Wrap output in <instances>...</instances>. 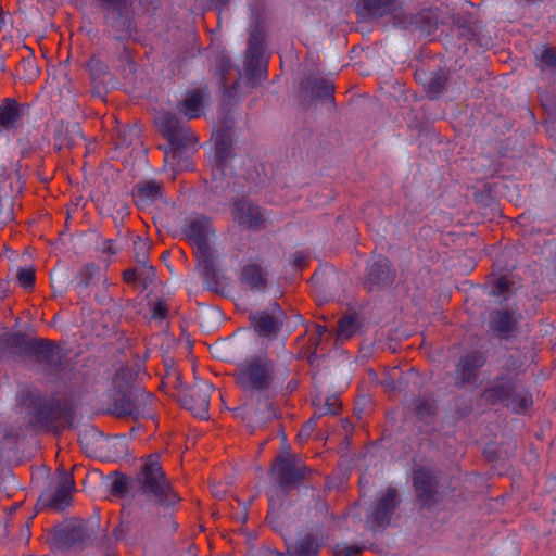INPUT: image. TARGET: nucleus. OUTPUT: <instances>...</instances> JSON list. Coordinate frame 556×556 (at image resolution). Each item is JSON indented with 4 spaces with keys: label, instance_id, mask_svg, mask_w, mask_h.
Wrapping results in <instances>:
<instances>
[{
    "label": "nucleus",
    "instance_id": "f257e3e1",
    "mask_svg": "<svg viewBox=\"0 0 556 556\" xmlns=\"http://www.w3.org/2000/svg\"><path fill=\"white\" fill-rule=\"evenodd\" d=\"M0 351L31 359L48 376H58L65 367L60 346L49 339L28 338L23 332H8L0 337Z\"/></svg>",
    "mask_w": 556,
    "mask_h": 556
},
{
    "label": "nucleus",
    "instance_id": "f03ea898",
    "mask_svg": "<svg viewBox=\"0 0 556 556\" xmlns=\"http://www.w3.org/2000/svg\"><path fill=\"white\" fill-rule=\"evenodd\" d=\"M400 0H359L356 4L357 15L363 18H380L393 14V24L404 30L428 37L434 34L439 16L432 9H422L416 13L399 12Z\"/></svg>",
    "mask_w": 556,
    "mask_h": 556
},
{
    "label": "nucleus",
    "instance_id": "7ed1b4c3",
    "mask_svg": "<svg viewBox=\"0 0 556 556\" xmlns=\"http://www.w3.org/2000/svg\"><path fill=\"white\" fill-rule=\"evenodd\" d=\"M211 232V219L204 215L189 218L184 229L186 239L193 248V254L198 261V267L201 269L206 289L217 294H224V287L216 268L215 251L208 242Z\"/></svg>",
    "mask_w": 556,
    "mask_h": 556
},
{
    "label": "nucleus",
    "instance_id": "20e7f679",
    "mask_svg": "<svg viewBox=\"0 0 556 556\" xmlns=\"http://www.w3.org/2000/svg\"><path fill=\"white\" fill-rule=\"evenodd\" d=\"M27 410L34 428L54 433L72 428L75 416L71 400L43 394H31Z\"/></svg>",
    "mask_w": 556,
    "mask_h": 556
},
{
    "label": "nucleus",
    "instance_id": "39448f33",
    "mask_svg": "<svg viewBox=\"0 0 556 556\" xmlns=\"http://www.w3.org/2000/svg\"><path fill=\"white\" fill-rule=\"evenodd\" d=\"M276 367V362L267 354L249 356L237 365L235 382L245 394L267 399L275 384Z\"/></svg>",
    "mask_w": 556,
    "mask_h": 556
},
{
    "label": "nucleus",
    "instance_id": "423d86ee",
    "mask_svg": "<svg viewBox=\"0 0 556 556\" xmlns=\"http://www.w3.org/2000/svg\"><path fill=\"white\" fill-rule=\"evenodd\" d=\"M160 454L153 453L146 457L135 482L138 492L155 505L169 507L180 501L160 462Z\"/></svg>",
    "mask_w": 556,
    "mask_h": 556
},
{
    "label": "nucleus",
    "instance_id": "0eeeda50",
    "mask_svg": "<svg viewBox=\"0 0 556 556\" xmlns=\"http://www.w3.org/2000/svg\"><path fill=\"white\" fill-rule=\"evenodd\" d=\"M479 400L488 406L513 405L514 413L522 414L532 406V395L528 391H517V379L508 371L502 372L490 380L481 391Z\"/></svg>",
    "mask_w": 556,
    "mask_h": 556
},
{
    "label": "nucleus",
    "instance_id": "6e6552de",
    "mask_svg": "<svg viewBox=\"0 0 556 556\" xmlns=\"http://www.w3.org/2000/svg\"><path fill=\"white\" fill-rule=\"evenodd\" d=\"M267 28L261 13H257L250 27L248 48L243 62L244 85L255 88L262 78L267 77Z\"/></svg>",
    "mask_w": 556,
    "mask_h": 556
},
{
    "label": "nucleus",
    "instance_id": "1a4fd4ad",
    "mask_svg": "<svg viewBox=\"0 0 556 556\" xmlns=\"http://www.w3.org/2000/svg\"><path fill=\"white\" fill-rule=\"evenodd\" d=\"M159 132L168 142V150L165 151V162L175 166V160L187 154L197 142L190 127L184 124L180 118L172 112H160L155 118Z\"/></svg>",
    "mask_w": 556,
    "mask_h": 556
},
{
    "label": "nucleus",
    "instance_id": "9d476101",
    "mask_svg": "<svg viewBox=\"0 0 556 556\" xmlns=\"http://www.w3.org/2000/svg\"><path fill=\"white\" fill-rule=\"evenodd\" d=\"M155 399L152 393L143 391H114L113 413L119 418H152V406Z\"/></svg>",
    "mask_w": 556,
    "mask_h": 556
},
{
    "label": "nucleus",
    "instance_id": "9b49d317",
    "mask_svg": "<svg viewBox=\"0 0 556 556\" xmlns=\"http://www.w3.org/2000/svg\"><path fill=\"white\" fill-rule=\"evenodd\" d=\"M271 471L285 493L298 488L312 475V469L301 460L291 456L278 455L273 465Z\"/></svg>",
    "mask_w": 556,
    "mask_h": 556
},
{
    "label": "nucleus",
    "instance_id": "f8f14e48",
    "mask_svg": "<svg viewBox=\"0 0 556 556\" xmlns=\"http://www.w3.org/2000/svg\"><path fill=\"white\" fill-rule=\"evenodd\" d=\"M413 488L421 508L431 509L437 505L440 481L430 467L419 466L414 469Z\"/></svg>",
    "mask_w": 556,
    "mask_h": 556
},
{
    "label": "nucleus",
    "instance_id": "ddd939ff",
    "mask_svg": "<svg viewBox=\"0 0 556 556\" xmlns=\"http://www.w3.org/2000/svg\"><path fill=\"white\" fill-rule=\"evenodd\" d=\"M54 544L62 551H83L92 544V531L85 522L74 521L54 529Z\"/></svg>",
    "mask_w": 556,
    "mask_h": 556
},
{
    "label": "nucleus",
    "instance_id": "4468645a",
    "mask_svg": "<svg viewBox=\"0 0 556 556\" xmlns=\"http://www.w3.org/2000/svg\"><path fill=\"white\" fill-rule=\"evenodd\" d=\"M213 390V384L204 380L195 381L192 386L179 392L178 402L195 417L206 418Z\"/></svg>",
    "mask_w": 556,
    "mask_h": 556
},
{
    "label": "nucleus",
    "instance_id": "2eb2a0df",
    "mask_svg": "<svg viewBox=\"0 0 556 556\" xmlns=\"http://www.w3.org/2000/svg\"><path fill=\"white\" fill-rule=\"evenodd\" d=\"M215 62L216 75L219 77L225 101L229 104L241 94L242 72L238 66H235L231 59L226 54H218Z\"/></svg>",
    "mask_w": 556,
    "mask_h": 556
},
{
    "label": "nucleus",
    "instance_id": "dca6fc26",
    "mask_svg": "<svg viewBox=\"0 0 556 556\" xmlns=\"http://www.w3.org/2000/svg\"><path fill=\"white\" fill-rule=\"evenodd\" d=\"M366 270L364 287L369 292L390 287L396 277V271L392 268L390 260L383 255L372 257L368 262Z\"/></svg>",
    "mask_w": 556,
    "mask_h": 556
},
{
    "label": "nucleus",
    "instance_id": "f3484780",
    "mask_svg": "<svg viewBox=\"0 0 556 556\" xmlns=\"http://www.w3.org/2000/svg\"><path fill=\"white\" fill-rule=\"evenodd\" d=\"M74 489L75 482L73 476L62 470L59 472L58 485L53 494L40 495L38 504L46 508L63 510L71 504Z\"/></svg>",
    "mask_w": 556,
    "mask_h": 556
},
{
    "label": "nucleus",
    "instance_id": "a211bd4d",
    "mask_svg": "<svg viewBox=\"0 0 556 556\" xmlns=\"http://www.w3.org/2000/svg\"><path fill=\"white\" fill-rule=\"evenodd\" d=\"M486 355L480 350H473L462 356L456 364V387L464 388L476 382L479 370L485 365Z\"/></svg>",
    "mask_w": 556,
    "mask_h": 556
},
{
    "label": "nucleus",
    "instance_id": "6ab92c4d",
    "mask_svg": "<svg viewBox=\"0 0 556 556\" xmlns=\"http://www.w3.org/2000/svg\"><path fill=\"white\" fill-rule=\"evenodd\" d=\"M232 218L245 229L260 230L265 227L261 207L247 198L236 199L231 210Z\"/></svg>",
    "mask_w": 556,
    "mask_h": 556
},
{
    "label": "nucleus",
    "instance_id": "aec40b11",
    "mask_svg": "<svg viewBox=\"0 0 556 556\" xmlns=\"http://www.w3.org/2000/svg\"><path fill=\"white\" fill-rule=\"evenodd\" d=\"M104 20L117 40H125L132 36L135 25L129 7L105 9Z\"/></svg>",
    "mask_w": 556,
    "mask_h": 556
},
{
    "label": "nucleus",
    "instance_id": "412c9836",
    "mask_svg": "<svg viewBox=\"0 0 556 556\" xmlns=\"http://www.w3.org/2000/svg\"><path fill=\"white\" fill-rule=\"evenodd\" d=\"M399 492L394 488H388L386 493L378 498L372 509V527L386 528L390 525L393 514L400 506Z\"/></svg>",
    "mask_w": 556,
    "mask_h": 556
},
{
    "label": "nucleus",
    "instance_id": "4be33fe9",
    "mask_svg": "<svg viewBox=\"0 0 556 556\" xmlns=\"http://www.w3.org/2000/svg\"><path fill=\"white\" fill-rule=\"evenodd\" d=\"M164 182L156 179H144L138 181L132 190L131 197L139 208L150 206L163 198Z\"/></svg>",
    "mask_w": 556,
    "mask_h": 556
},
{
    "label": "nucleus",
    "instance_id": "5701e85b",
    "mask_svg": "<svg viewBox=\"0 0 556 556\" xmlns=\"http://www.w3.org/2000/svg\"><path fill=\"white\" fill-rule=\"evenodd\" d=\"M301 89L312 99L321 102L329 101L336 106L334 84L326 77L311 75L302 80Z\"/></svg>",
    "mask_w": 556,
    "mask_h": 556
},
{
    "label": "nucleus",
    "instance_id": "b1692460",
    "mask_svg": "<svg viewBox=\"0 0 556 556\" xmlns=\"http://www.w3.org/2000/svg\"><path fill=\"white\" fill-rule=\"evenodd\" d=\"M249 320L254 331L263 338L275 339L282 327V319L267 311L250 314Z\"/></svg>",
    "mask_w": 556,
    "mask_h": 556
},
{
    "label": "nucleus",
    "instance_id": "393cba45",
    "mask_svg": "<svg viewBox=\"0 0 556 556\" xmlns=\"http://www.w3.org/2000/svg\"><path fill=\"white\" fill-rule=\"evenodd\" d=\"M25 104L14 98H5L0 104V131L14 130L22 126Z\"/></svg>",
    "mask_w": 556,
    "mask_h": 556
},
{
    "label": "nucleus",
    "instance_id": "a878e982",
    "mask_svg": "<svg viewBox=\"0 0 556 556\" xmlns=\"http://www.w3.org/2000/svg\"><path fill=\"white\" fill-rule=\"evenodd\" d=\"M490 329L500 338L508 339L517 329L514 312L509 309H494L489 317Z\"/></svg>",
    "mask_w": 556,
    "mask_h": 556
},
{
    "label": "nucleus",
    "instance_id": "bb28decb",
    "mask_svg": "<svg viewBox=\"0 0 556 556\" xmlns=\"http://www.w3.org/2000/svg\"><path fill=\"white\" fill-rule=\"evenodd\" d=\"M239 280L251 291L262 292L268 283V273L260 264L250 263L242 267Z\"/></svg>",
    "mask_w": 556,
    "mask_h": 556
},
{
    "label": "nucleus",
    "instance_id": "cd10ccee",
    "mask_svg": "<svg viewBox=\"0 0 556 556\" xmlns=\"http://www.w3.org/2000/svg\"><path fill=\"white\" fill-rule=\"evenodd\" d=\"M410 409L419 422L430 425L437 416L438 405L432 396L419 395L412 401Z\"/></svg>",
    "mask_w": 556,
    "mask_h": 556
},
{
    "label": "nucleus",
    "instance_id": "c85d7f7f",
    "mask_svg": "<svg viewBox=\"0 0 556 556\" xmlns=\"http://www.w3.org/2000/svg\"><path fill=\"white\" fill-rule=\"evenodd\" d=\"M205 96V91L200 88L188 90L185 99L177 104L178 111L190 119L200 117Z\"/></svg>",
    "mask_w": 556,
    "mask_h": 556
},
{
    "label": "nucleus",
    "instance_id": "c756f323",
    "mask_svg": "<svg viewBox=\"0 0 556 556\" xmlns=\"http://www.w3.org/2000/svg\"><path fill=\"white\" fill-rule=\"evenodd\" d=\"M232 137L228 129H220L215 139V164L224 169L227 161L232 157Z\"/></svg>",
    "mask_w": 556,
    "mask_h": 556
},
{
    "label": "nucleus",
    "instance_id": "7c9ffc66",
    "mask_svg": "<svg viewBox=\"0 0 556 556\" xmlns=\"http://www.w3.org/2000/svg\"><path fill=\"white\" fill-rule=\"evenodd\" d=\"M448 79V73L445 70L439 68L437 72H433L427 81H422L427 98L437 100L445 90Z\"/></svg>",
    "mask_w": 556,
    "mask_h": 556
},
{
    "label": "nucleus",
    "instance_id": "2f4dec72",
    "mask_svg": "<svg viewBox=\"0 0 556 556\" xmlns=\"http://www.w3.org/2000/svg\"><path fill=\"white\" fill-rule=\"evenodd\" d=\"M320 544L313 533H306L292 546L287 547L289 556H318Z\"/></svg>",
    "mask_w": 556,
    "mask_h": 556
},
{
    "label": "nucleus",
    "instance_id": "473e14b6",
    "mask_svg": "<svg viewBox=\"0 0 556 556\" xmlns=\"http://www.w3.org/2000/svg\"><path fill=\"white\" fill-rule=\"evenodd\" d=\"M137 374L129 367L116 371L113 378L114 391H141L134 387Z\"/></svg>",
    "mask_w": 556,
    "mask_h": 556
},
{
    "label": "nucleus",
    "instance_id": "72a5a7b5",
    "mask_svg": "<svg viewBox=\"0 0 556 556\" xmlns=\"http://www.w3.org/2000/svg\"><path fill=\"white\" fill-rule=\"evenodd\" d=\"M150 249V243L140 237H137V239L134 241V253L137 264L141 265L148 273H152L154 275L153 266H148Z\"/></svg>",
    "mask_w": 556,
    "mask_h": 556
},
{
    "label": "nucleus",
    "instance_id": "f704fd0d",
    "mask_svg": "<svg viewBox=\"0 0 556 556\" xmlns=\"http://www.w3.org/2000/svg\"><path fill=\"white\" fill-rule=\"evenodd\" d=\"M358 327L355 315H344L338 321V337L348 340L356 333Z\"/></svg>",
    "mask_w": 556,
    "mask_h": 556
},
{
    "label": "nucleus",
    "instance_id": "c9c22d12",
    "mask_svg": "<svg viewBox=\"0 0 556 556\" xmlns=\"http://www.w3.org/2000/svg\"><path fill=\"white\" fill-rule=\"evenodd\" d=\"M132 484H136L135 479L130 480L126 475L116 473V477L112 482L111 492L114 496L124 498L128 494Z\"/></svg>",
    "mask_w": 556,
    "mask_h": 556
},
{
    "label": "nucleus",
    "instance_id": "e433bc0d",
    "mask_svg": "<svg viewBox=\"0 0 556 556\" xmlns=\"http://www.w3.org/2000/svg\"><path fill=\"white\" fill-rule=\"evenodd\" d=\"M538 66L541 72L556 68V46L545 47L538 56Z\"/></svg>",
    "mask_w": 556,
    "mask_h": 556
},
{
    "label": "nucleus",
    "instance_id": "4c0bfd02",
    "mask_svg": "<svg viewBox=\"0 0 556 556\" xmlns=\"http://www.w3.org/2000/svg\"><path fill=\"white\" fill-rule=\"evenodd\" d=\"M86 67L89 72L90 78L92 80H98L103 78L109 71L108 65L98 56L92 55L86 64Z\"/></svg>",
    "mask_w": 556,
    "mask_h": 556
},
{
    "label": "nucleus",
    "instance_id": "58836bf2",
    "mask_svg": "<svg viewBox=\"0 0 556 556\" xmlns=\"http://www.w3.org/2000/svg\"><path fill=\"white\" fill-rule=\"evenodd\" d=\"M99 267L94 263L84 265L77 274V287L87 288L92 282Z\"/></svg>",
    "mask_w": 556,
    "mask_h": 556
},
{
    "label": "nucleus",
    "instance_id": "ea45409f",
    "mask_svg": "<svg viewBox=\"0 0 556 556\" xmlns=\"http://www.w3.org/2000/svg\"><path fill=\"white\" fill-rule=\"evenodd\" d=\"M13 199L11 197L0 195V229L9 222L13 220Z\"/></svg>",
    "mask_w": 556,
    "mask_h": 556
},
{
    "label": "nucleus",
    "instance_id": "a19ab883",
    "mask_svg": "<svg viewBox=\"0 0 556 556\" xmlns=\"http://www.w3.org/2000/svg\"><path fill=\"white\" fill-rule=\"evenodd\" d=\"M16 278L18 283L25 288H33L36 281V273L33 267H21L17 270Z\"/></svg>",
    "mask_w": 556,
    "mask_h": 556
},
{
    "label": "nucleus",
    "instance_id": "79ce46f5",
    "mask_svg": "<svg viewBox=\"0 0 556 556\" xmlns=\"http://www.w3.org/2000/svg\"><path fill=\"white\" fill-rule=\"evenodd\" d=\"M290 264L298 271L303 270L309 264V254L304 251H296L290 255Z\"/></svg>",
    "mask_w": 556,
    "mask_h": 556
},
{
    "label": "nucleus",
    "instance_id": "37998d69",
    "mask_svg": "<svg viewBox=\"0 0 556 556\" xmlns=\"http://www.w3.org/2000/svg\"><path fill=\"white\" fill-rule=\"evenodd\" d=\"M513 282L505 276H501L492 286V295H505L510 291Z\"/></svg>",
    "mask_w": 556,
    "mask_h": 556
},
{
    "label": "nucleus",
    "instance_id": "c03bdc74",
    "mask_svg": "<svg viewBox=\"0 0 556 556\" xmlns=\"http://www.w3.org/2000/svg\"><path fill=\"white\" fill-rule=\"evenodd\" d=\"M152 318L157 320L166 319L169 315L168 305L164 300H157L153 303L152 308Z\"/></svg>",
    "mask_w": 556,
    "mask_h": 556
},
{
    "label": "nucleus",
    "instance_id": "a18cd8bd",
    "mask_svg": "<svg viewBox=\"0 0 556 556\" xmlns=\"http://www.w3.org/2000/svg\"><path fill=\"white\" fill-rule=\"evenodd\" d=\"M143 270L137 268H128L123 273V279L126 283H135L139 278L142 277Z\"/></svg>",
    "mask_w": 556,
    "mask_h": 556
},
{
    "label": "nucleus",
    "instance_id": "49530a36",
    "mask_svg": "<svg viewBox=\"0 0 556 556\" xmlns=\"http://www.w3.org/2000/svg\"><path fill=\"white\" fill-rule=\"evenodd\" d=\"M323 405L326 406L327 408H331V412H329V414L331 415L339 414L341 409V403L338 396L334 395L326 397Z\"/></svg>",
    "mask_w": 556,
    "mask_h": 556
},
{
    "label": "nucleus",
    "instance_id": "de8ad7c7",
    "mask_svg": "<svg viewBox=\"0 0 556 556\" xmlns=\"http://www.w3.org/2000/svg\"><path fill=\"white\" fill-rule=\"evenodd\" d=\"M363 552V548L356 545L344 546L341 549H338L336 556H358Z\"/></svg>",
    "mask_w": 556,
    "mask_h": 556
},
{
    "label": "nucleus",
    "instance_id": "09e8293b",
    "mask_svg": "<svg viewBox=\"0 0 556 556\" xmlns=\"http://www.w3.org/2000/svg\"><path fill=\"white\" fill-rule=\"evenodd\" d=\"M317 426L315 418L307 420L300 430L299 437H309Z\"/></svg>",
    "mask_w": 556,
    "mask_h": 556
},
{
    "label": "nucleus",
    "instance_id": "8fccbe9b",
    "mask_svg": "<svg viewBox=\"0 0 556 556\" xmlns=\"http://www.w3.org/2000/svg\"><path fill=\"white\" fill-rule=\"evenodd\" d=\"M314 405L316 407V410L314 413V416L312 418H315L316 420L323 416H326L331 412V408H327L326 406L320 403V400L314 401Z\"/></svg>",
    "mask_w": 556,
    "mask_h": 556
},
{
    "label": "nucleus",
    "instance_id": "3c124183",
    "mask_svg": "<svg viewBox=\"0 0 556 556\" xmlns=\"http://www.w3.org/2000/svg\"><path fill=\"white\" fill-rule=\"evenodd\" d=\"M298 388H299V380H298V379L292 378V379H290V380L287 382V384H286L285 389L282 390V394H283V395H289V394H291L292 392H294Z\"/></svg>",
    "mask_w": 556,
    "mask_h": 556
},
{
    "label": "nucleus",
    "instance_id": "603ef678",
    "mask_svg": "<svg viewBox=\"0 0 556 556\" xmlns=\"http://www.w3.org/2000/svg\"><path fill=\"white\" fill-rule=\"evenodd\" d=\"M314 328H315L316 334L318 336V339H320L327 332V327L326 326H321V325L315 324ZM319 340H317V342Z\"/></svg>",
    "mask_w": 556,
    "mask_h": 556
},
{
    "label": "nucleus",
    "instance_id": "864d4df0",
    "mask_svg": "<svg viewBox=\"0 0 556 556\" xmlns=\"http://www.w3.org/2000/svg\"><path fill=\"white\" fill-rule=\"evenodd\" d=\"M211 1L215 5L216 9H223L229 2V0H211Z\"/></svg>",
    "mask_w": 556,
    "mask_h": 556
},
{
    "label": "nucleus",
    "instance_id": "5fc2aeb1",
    "mask_svg": "<svg viewBox=\"0 0 556 556\" xmlns=\"http://www.w3.org/2000/svg\"><path fill=\"white\" fill-rule=\"evenodd\" d=\"M111 243H112L111 240H108V241L104 242V244H108V247L104 248V252L114 254L115 252L111 249Z\"/></svg>",
    "mask_w": 556,
    "mask_h": 556
},
{
    "label": "nucleus",
    "instance_id": "6e6d98bb",
    "mask_svg": "<svg viewBox=\"0 0 556 556\" xmlns=\"http://www.w3.org/2000/svg\"><path fill=\"white\" fill-rule=\"evenodd\" d=\"M3 24H4V18H3V15H2V11L0 10V30L2 29Z\"/></svg>",
    "mask_w": 556,
    "mask_h": 556
},
{
    "label": "nucleus",
    "instance_id": "4d7b16f0",
    "mask_svg": "<svg viewBox=\"0 0 556 556\" xmlns=\"http://www.w3.org/2000/svg\"><path fill=\"white\" fill-rule=\"evenodd\" d=\"M275 307H277V312L279 313L277 316H279L281 318V316L283 315L281 309L278 307V304H275Z\"/></svg>",
    "mask_w": 556,
    "mask_h": 556
},
{
    "label": "nucleus",
    "instance_id": "13d9d810",
    "mask_svg": "<svg viewBox=\"0 0 556 556\" xmlns=\"http://www.w3.org/2000/svg\"><path fill=\"white\" fill-rule=\"evenodd\" d=\"M415 75H416L417 79H420V74L419 73H416Z\"/></svg>",
    "mask_w": 556,
    "mask_h": 556
},
{
    "label": "nucleus",
    "instance_id": "bf43d9fd",
    "mask_svg": "<svg viewBox=\"0 0 556 556\" xmlns=\"http://www.w3.org/2000/svg\"><path fill=\"white\" fill-rule=\"evenodd\" d=\"M279 556H283V554H279Z\"/></svg>",
    "mask_w": 556,
    "mask_h": 556
}]
</instances>
